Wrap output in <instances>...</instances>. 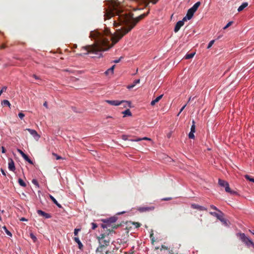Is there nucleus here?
<instances>
[{
	"label": "nucleus",
	"instance_id": "nucleus-1",
	"mask_svg": "<svg viewBox=\"0 0 254 254\" xmlns=\"http://www.w3.org/2000/svg\"><path fill=\"white\" fill-rule=\"evenodd\" d=\"M108 8H105L104 19L117 16L113 21L114 26L121 28L117 29L115 35H109V32L92 31L90 37L94 40L95 46H86L82 48H112L125 34L129 32L136 24L147 15L149 12L133 18V14L127 11L123 5L118 0H105Z\"/></svg>",
	"mask_w": 254,
	"mask_h": 254
},
{
	"label": "nucleus",
	"instance_id": "nucleus-2",
	"mask_svg": "<svg viewBox=\"0 0 254 254\" xmlns=\"http://www.w3.org/2000/svg\"><path fill=\"white\" fill-rule=\"evenodd\" d=\"M113 233V231H111L109 229L108 232L101 234L99 236L97 237V240L99 243V246L97 248L99 250H105V248L108 246L111 242V238L110 235Z\"/></svg>",
	"mask_w": 254,
	"mask_h": 254
},
{
	"label": "nucleus",
	"instance_id": "nucleus-3",
	"mask_svg": "<svg viewBox=\"0 0 254 254\" xmlns=\"http://www.w3.org/2000/svg\"><path fill=\"white\" fill-rule=\"evenodd\" d=\"M109 49H82L83 52L79 54L80 56L88 55L92 58H99L102 56V52Z\"/></svg>",
	"mask_w": 254,
	"mask_h": 254
},
{
	"label": "nucleus",
	"instance_id": "nucleus-4",
	"mask_svg": "<svg viewBox=\"0 0 254 254\" xmlns=\"http://www.w3.org/2000/svg\"><path fill=\"white\" fill-rule=\"evenodd\" d=\"M117 220V219L116 217H112L109 219H105L103 220L105 224H102V227L104 229L106 228L107 231H109V229H110L111 231H113V232H114L113 229H116L118 227V225L115 224Z\"/></svg>",
	"mask_w": 254,
	"mask_h": 254
},
{
	"label": "nucleus",
	"instance_id": "nucleus-5",
	"mask_svg": "<svg viewBox=\"0 0 254 254\" xmlns=\"http://www.w3.org/2000/svg\"><path fill=\"white\" fill-rule=\"evenodd\" d=\"M237 236L239 237L240 239L247 246L248 248L252 247L254 249V242L247 237L244 233H238Z\"/></svg>",
	"mask_w": 254,
	"mask_h": 254
},
{
	"label": "nucleus",
	"instance_id": "nucleus-6",
	"mask_svg": "<svg viewBox=\"0 0 254 254\" xmlns=\"http://www.w3.org/2000/svg\"><path fill=\"white\" fill-rule=\"evenodd\" d=\"M237 236L239 237L240 239L247 246L248 248L252 247L254 249V242L247 237L244 233H238Z\"/></svg>",
	"mask_w": 254,
	"mask_h": 254
},
{
	"label": "nucleus",
	"instance_id": "nucleus-7",
	"mask_svg": "<svg viewBox=\"0 0 254 254\" xmlns=\"http://www.w3.org/2000/svg\"><path fill=\"white\" fill-rule=\"evenodd\" d=\"M237 236L239 237L240 239L247 246L248 248L252 247L254 249V242L247 237L244 233H238Z\"/></svg>",
	"mask_w": 254,
	"mask_h": 254
},
{
	"label": "nucleus",
	"instance_id": "nucleus-8",
	"mask_svg": "<svg viewBox=\"0 0 254 254\" xmlns=\"http://www.w3.org/2000/svg\"><path fill=\"white\" fill-rule=\"evenodd\" d=\"M237 236L239 237L240 239L247 246L248 248L252 247L254 249V242L247 237L244 233H238Z\"/></svg>",
	"mask_w": 254,
	"mask_h": 254
},
{
	"label": "nucleus",
	"instance_id": "nucleus-9",
	"mask_svg": "<svg viewBox=\"0 0 254 254\" xmlns=\"http://www.w3.org/2000/svg\"><path fill=\"white\" fill-rule=\"evenodd\" d=\"M105 102L112 106H119L124 104V107H127V106L130 107V102L127 101L122 100H105Z\"/></svg>",
	"mask_w": 254,
	"mask_h": 254
},
{
	"label": "nucleus",
	"instance_id": "nucleus-10",
	"mask_svg": "<svg viewBox=\"0 0 254 254\" xmlns=\"http://www.w3.org/2000/svg\"><path fill=\"white\" fill-rule=\"evenodd\" d=\"M218 184L223 187L225 188V191L230 193L231 194H237V192L235 191L232 190L229 187V184L227 182L219 179L218 180Z\"/></svg>",
	"mask_w": 254,
	"mask_h": 254
},
{
	"label": "nucleus",
	"instance_id": "nucleus-11",
	"mask_svg": "<svg viewBox=\"0 0 254 254\" xmlns=\"http://www.w3.org/2000/svg\"><path fill=\"white\" fill-rule=\"evenodd\" d=\"M211 215L214 216L217 218L219 220H220L225 225L228 226L227 220L222 217V216H221L219 214L214 212H210L209 213Z\"/></svg>",
	"mask_w": 254,
	"mask_h": 254
},
{
	"label": "nucleus",
	"instance_id": "nucleus-12",
	"mask_svg": "<svg viewBox=\"0 0 254 254\" xmlns=\"http://www.w3.org/2000/svg\"><path fill=\"white\" fill-rule=\"evenodd\" d=\"M155 209L154 206H141L137 208V210L140 212H144L146 211H152Z\"/></svg>",
	"mask_w": 254,
	"mask_h": 254
},
{
	"label": "nucleus",
	"instance_id": "nucleus-13",
	"mask_svg": "<svg viewBox=\"0 0 254 254\" xmlns=\"http://www.w3.org/2000/svg\"><path fill=\"white\" fill-rule=\"evenodd\" d=\"M194 12L190 8L187 12V15L183 18V20H190L193 16Z\"/></svg>",
	"mask_w": 254,
	"mask_h": 254
},
{
	"label": "nucleus",
	"instance_id": "nucleus-14",
	"mask_svg": "<svg viewBox=\"0 0 254 254\" xmlns=\"http://www.w3.org/2000/svg\"><path fill=\"white\" fill-rule=\"evenodd\" d=\"M185 21L186 20H183V19L182 20L179 21L176 23V24L175 25V28H174V32H175L176 33L178 31H179V30H180L181 27L184 25V21Z\"/></svg>",
	"mask_w": 254,
	"mask_h": 254
},
{
	"label": "nucleus",
	"instance_id": "nucleus-15",
	"mask_svg": "<svg viewBox=\"0 0 254 254\" xmlns=\"http://www.w3.org/2000/svg\"><path fill=\"white\" fill-rule=\"evenodd\" d=\"M8 169L12 171L15 170L14 161L11 158L8 159Z\"/></svg>",
	"mask_w": 254,
	"mask_h": 254
},
{
	"label": "nucleus",
	"instance_id": "nucleus-16",
	"mask_svg": "<svg viewBox=\"0 0 254 254\" xmlns=\"http://www.w3.org/2000/svg\"><path fill=\"white\" fill-rule=\"evenodd\" d=\"M191 207L193 209H196L201 211L207 210V209L205 207L195 203L191 204Z\"/></svg>",
	"mask_w": 254,
	"mask_h": 254
},
{
	"label": "nucleus",
	"instance_id": "nucleus-17",
	"mask_svg": "<svg viewBox=\"0 0 254 254\" xmlns=\"http://www.w3.org/2000/svg\"><path fill=\"white\" fill-rule=\"evenodd\" d=\"M26 130H28L29 133L35 138L38 139L40 137V136L38 134L37 131L35 130L30 128H27Z\"/></svg>",
	"mask_w": 254,
	"mask_h": 254
},
{
	"label": "nucleus",
	"instance_id": "nucleus-18",
	"mask_svg": "<svg viewBox=\"0 0 254 254\" xmlns=\"http://www.w3.org/2000/svg\"><path fill=\"white\" fill-rule=\"evenodd\" d=\"M37 213L39 215L43 216L45 217L46 218H50L51 217L50 214L47 213L41 210H38Z\"/></svg>",
	"mask_w": 254,
	"mask_h": 254
},
{
	"label": "nucleus",
	"instance_id": "nucleus-19",
	"mask_svg": "<svg viewBox=\"0 0 254 254\" xmlns=\"http://www.w3.org/2000/svg\"><path fill=\"white\" fill-rule=\"evenodd\" d=\"M163 96V95L162 94V95L159 96L158 97H157V98H156L155 99L152 100L151 102V105L152 106H154V105H155L156 103L158 102L162 99Z\"/></svg>",
	"mask_w": 254,
	"mask_h": 254
},
{
	"label": "nucleus",
	"instance_id": "nucleus-20",
	"mask_svg": "<svg viewBox=\"0 0 254 254\" xmlns=\"http://www.w3.org/2000/svg\"><path fill=\"white\" fill-rule=\"evenodd\" d=\"M49 197L50 198V199L52 200V201L53 202V203L54 204H55L59 208H61L62 207V205L58 203V202L57 201V200L54 198V196H53L51 194H49Z\"/></svg>",
	"mask_w": 254,
	"mask_h": 254
},
{
	"label": "nucleus",
	"instance_id": "nucleus-21",
	"mask_svg": "<svg viewBox=\"0 0 254 254\" xmlns=\"http://www.w3.org/2000/svg\"><path fill=\"white\" fill-rule=\"evenodd\" d=\"M140 82V79H136V80H135L133 83L131 84H130V85H128L127 86V88L128 89H132L133 88L136 84L137 83H139Z\"/></svg>",
	"mask_w": 254,
	"mask_h": 254
},
{
	"label": "nucleus",
	"instance_id": "nucleus-22",
	"mask_svg": "<svg viewBox=\"0 0 254 254\" xmlns=\"http://www.w3.org/2000/svg\"><path fill=\"white\" fill-rule=\"evenodd\" d=\"M74 241L78 244V248L80 250H82L83 246L78 237L74 238Z\"/></svg>",
	"mask_w": 254,
	"mask_h": 254
},
{
	"label": "nucleus",
	"instance_id": "nucleus-23",
	"mask_svg": "<svg viewBox=\"0 0 254 254\" xmlns=\"http://www.w3.org/2000/svg\"><path fill=\"white\" fill-rule=\"evenodd\" d=\"M200 4L201 2L200 1H197L190 8L195 12Z\"/></svg>",
	"mask_w": 254,
	"mask_h": 254
},
{
	"label": "nucleus",
	"instance_id": "nucleus-24",
	"mask_svg": "<svg viewBox=\"0 0 254 254\" xmlns=\"http://www.w3.org/2000/svg\"><path fill=\"white\" fill-rule=\"evenodd\" d=\"M248 5V3L247 2H243L238 8V11L240 12L242 11L245 8L247 7Z\"/></svg>",
	"mask_w": 254,
	"mask_h": 254
},
{
	"label": "nucleus",
	"instance_id": "nucleus-25",
	"mask_svg": "<svg viewBox=\"0 0 254 254\" xmlns=\"http://www.w3.org/2000/svg\"><path fill=\"white\" fill-rule=\"evenodd\" d=\"M195 54V52H191L189 54H187L184 58L185 59L189 60V59L192 58Z\"/></svg>",
	"mask_w": 254,
	"mask_h": 254
},
{
	"label": "nucleus",
	"instance_id": "nucleus-26",
	"mask_svg": "<svg viewBox=\"0 0 254 254\" xmlns=\"http://www.w3.org/2000/svg\"><path fill=\"white\" fill-rule=\"evenodd\" d=\"M151 140V139L149 138H148V137H143V138H139V137H137V138H136L135 139H131L130 141H141V140Z\"/></svg>",
	"mask_w": 254,
	"mask_h": 254
},
{
	"label": "nucleus",
	"instance_id": "nucleus-27",
	"mask_svg": "<svg viewBox=\"0 0 254 254\" xmlns=\"http://www.w3.org/2000/svg\"><path fill=\"white\" fill-rule=\"evenodd\" d=\"M115 65H113L111 68H110L109 69H108V70H107L105 72V74L107 75L110 72H111L112 74L114 72V69L115 68Z\"/></svg>",
	"mask_w": 254,
	"mask_h": 254
},
{
	"label": "nucleus",
	"instance_id": "nucleus-28",
	"mask_svg": "<svg viewBox=\"0 0 254 254\" xmlns=\"http://www.w3.org/2000/svg\"><path fill=\"white\" fill-rule=\"evenodd\" d=\"M122 114L124 115V117L128 116H131V113L129 109H127L122 112Z\"/></svg>",
	"mask_w": 254,
	"mask_h": 254
},
{
	"label": "nucleus",
	"instance_id": "nucleus-29",
	"mask_svg": "<svg viewBox=\"0 0 254 254\" xmlns=\"http://www.w3.org/2000/svg\"><path fill=\"white\" fill-rule=\"evenodd\" d=\"M22 157L24 159V160H25L30 164H33V161L28 157V156L26 154H25L24 156Z\"/></svg>",
	"mask_w": 254,
	"mask_h": 254
},
{
	"label": "nucleus",
	"instance_id": "nucleus-30",
	"mask_svg": "<svg viewBox=\"0 0 254 254\" xmlns=\"http://www.w3.org/2000/svg\"><path fill=\"white\" fill-rule=\"evenodd\" d=\"M18 183L22 187H25L26 186V183L21 179H18Z\"/></svg>",
	"mask_w": 254,
	"mask_h": 254
},
{
	"label": "nucleus",
	"instance_id": "nucleus-31",
	"mask_svg": "<svg viewBox=\"0 0 254 254\" xmlns=\"http://www.w3.org/2000/svg\"><path fill=\"white\" fill-rule=\"evenodd\" d=\"M1 104L4 106H7L8 107L10 106V103L8 100H4L2 102Z\"/></svg>",
	"mask_w": 254,
	"mask_h": 254
},
{
	"label": "nucleus",
	"instance_id": "nucleus-32",
	"mask_svg": "<svg viewBox=\"0 0 254 254\" xmlns=\"http://www.w3.org/2000/svg\"><path fill=\"white\" fill-rule=\"evenodd\" d=\"M245 178L247 180H249L251 182H254V178H252V177H251L250 176L248 175H246L245 176Z\"/></svg>",
	"mask_w": 254,
	"mask_h": 254
},
{
	"label": "nucleus",
	"instance_id": "nucleus-33",
	"mask_svg": "<svg viewBox=\"0 0 254 254\" xmlns=\"http://www.w3.org/2000/svg\"><path fill=\"white\" fill-rule=\"evenodd\" d=\"M195 131V122L194 121H192V125L190 128V132H194Z\"/></svg>",
	"mask_w": 254,
	"mask_h": 254
},
{
	"label": "nucleus",
	"instance_id": "nucleus-34",
	"mask_svg": "<svg viewBox=\"0 0 254 254\" xmlns=\"http://www.w3.org/2000/svg\"><path fill=\"white\" fill-rule=\"evenodd\" d=\"M52 155L56 157V160L63 159V158L61 156L58 155L55 153H52Z\"/></svg>",
	"mask_w": 254,
	"mask_h": 254
},
{
	"label": "nucleus",
	"instance_id": "nucleus-35",
	"mask_svg": "<svg viewBox=\"0 0 254 254\" xmlns=\"http://www.w3.org/2000/svg\"><path fill=\"white\" fill-rule=\"evenodd\" d=\"M3 229L4 230L6 234L8 235V236H9L10 237L12 236V234L6 229V227L5 226H3Z\"/></svg>",
	"mask_w": 254,
	"mask_h": 254
},
{
	"label": "nucleus",
	"instance_id": "nucleus-36",
	"mask_svg": "<svg viewBox=\"0 0 254 254\" xmlns=\"http://www.w3.org/2000/svg\"><path fill=\"white\" fill-rule=\"evenodd\" d=\"M32 183L37 187L39 188V185L38 181L36 179H33L32 180Z\"/></svg>",
	"mask_w": 254,
	"mask_h": 254
},
{
	"label": "nucleus",
	"instance_id": "nucleus-37",
	"mask_svg": "<svg viewBox=\"0 0 254 254\" xmlns=\"http://www.w3.org/2000/svg\"><path fill=\"white\" fill-rule=\"evenodd\" d=\"M132 224L136 228H139L141 226V224L139 222H132Z\"/></svg>",
	"mask_w": 254,
	"mask_h": 254
},
{
	"label": "nucleus",
	"instance_id": "nucleus-38",
	"mask_svg": "<svg viewBox=\"0 0 254 254\" xmlns=\"http://www.w3.org/2000/svg\"><path fill=\"white\" fill-rule=\"evenodd\" d=\"M30 236L31 238L32 239V240L33 241V242H35L36 241L37 238L33 234L31 233L30 234Z\"/></svg>",
	"mask_w": 254,
	"mask_h": 254
},
{
	"label": "nucleus",
	"instance_id": "nucleus-39",
	"mask_svg": "<svg viewBox=\"0 0 254 254\" xmlns=\"http://www.w3.org/2000/svg\"><path fill=\"white\" fill-rule=\"evenodd\" d=\"M194 132H190L189 134V137L191 139H193L194 138Z\"/></svg>",
	"mask_w": 254,
	"mask_h": 254
},
{
	"label": "nucleus",
	"instance_id": "nucleus-40",
	"mask_svg": "<svg viewBox=\"0 0 254 254\" xmlns=\"http://www.w3.org/2000/svg\"><path fill=\"white\" fill-rule=\"evenodd\" d=\"M7 87L6 86H3L2 89L0 90V96L1 95V94L5 92L6 90Z\"/></svg>",
	"mask_w": 254,
	"mask_h": 254
},
{
	"label": "nucleus",
	"instance_id": "nucleus-41",
	"mask_svg": "<svg viewBox=\"0 0 254 254\" xmlns=\"http://www.w3.org/2000/svg\"><path fill=\"white\" fill-rule=\"evenodd\" d=\"M214 40H211L208 44V46H207V48H211L212 47V46L213 45L214 42Z\"/></svg>",
	"mask_w": 254,
	"mask_h": 254
},
{
	"label": "nucleus",
	"instance_id": "nucleus-42",
	"mask_svg": "<svg viewBox=\"0 0 254 254\" xmlns=\"http://www.w3.org/2000/svg\"><path fill=\"white\" fill-rule=\"evenodd\" d=\"M122 59H123V57L122 56L119 59H118V60H114L113 61V63H116V64L118 63H119L121 61V60Z\"/></svg>",
	"mask_w": 254,
	"mask_h": 254
},
{
	"label": "nucleus",
	"instance_id": "nucleus-43",
	"mask_svg": "<svg viewBox=\"0 0 254 254\" xmlns=\"http://www.w3.org/2000/svg\"><path fill=\"white\" fill-rule=\"evenodd\" d=\"M25 115L22 113V112H20L18 114V117L20 118V119H23V118L24 117Z\"/></svg>",
	"mask_w": 254,
	"mask_h": 254
},
{
	"label": "nucleus",
	"instance_id": "nucleus-44",
	"mask_svg": "<svg viewBox=\"0 0 254 254\" xmlns=\"http://www.w3.org/2000/svg\"><path fill=\"white\" fill-rule=\"evenodd\" d=\"M210 208H211V209H213V210H217V211H219V212H221V211H220L219 210H218V209H217V208L215 206H214V205H210Z\"/></svg>",
	"mask_w": 254,
	"mask_h": 254
},
{
	"label": "nucleus",
	"instance_id": "nucleus-45",
	"mask_svg": "<svg viewBox=\"0 0 254 254\" xmlns=\"http://www.w3.org/2000/svg\"><path fill=\"white\" fill-rule=\"evenodd\" d=\"M91 225H92V229L93 230H94L97 227V224L95 223H91Z\"/></svg>",
	"mask_w": 254,
	"mask_h": 254
},
{
	"label": "nucleus",
	"instance_id": "nucleus-46",
	"mask_svg": "<svg viewBox=\"0 0 254 254\" xmlns=\"http://www.w3.org/2000/svg\"><path fill=\"white\" fill-rule=\"evenodd\" d=\"M233 23V22L232 21H230L229 22H228L227 23V24L224 27V29H225L226 28H227L228 27H229L230 26H231L232 25V24Z\"/></svg>",
	"mask_w": 254,
	"mask_h": 254
},
{
	"label": "nucleus",
	"instance_id": "nucleus-47",
	"mask_svg": "<svg viewBox=\"0 0 254 254\" xmlns=\"http://www.w3.org/2000/svg\"><path fill=\"white\" fill-rule=\"evenodd\" d=\"M80 231V229H75L74 231V234L75 236H77L78 235V232Z\"/></svg>",
	"mask_w": 254,
	"mask_h": 254
},
{
	"label": "nucleus",
	"instance_id": "nucleus-48",
	"mask_svg": "<svg viewBox=\"0 0 254 254\" xmlns=\"http://www.w3.org/2000/svg\"><path fill=\"white\" fill-rule=\"evenodd\" d=\"M17 151L21 154V155L22 157H23L24 156V155L25 154L21 150H20L19 149H17Z\"/></svg>",
	"mask_w": 254,
	"mask_h": 254
},
{
	"label": "nucleus",
	"instance_id": "nucleus-49",
	"mask_svg": "<svg viewBox=\"0 0 254 254\" xmlns=\"http://www.w3.org/2000/svg\"><path fill=\"white\" fill-rule=\"evenodd\" d=\"M187 106V104L185 105L180 110L178 116H179L180 115V114L184 110V109L185 108V107H186Z\"/></svg>",
	"mask_w": 254,
	"mask_h": 254
},
{
	"label": "nucleus",
	"instance_id": "nucleus-50",
	"mask_svg": "<svg viewBox=\"0 0 254 254\" xmlns=\"http://www.w3.org/2000/svg\"><path fill=\"white\" fill-rule=\"evenodd\" d=\"M0 171H1V173L2 174V175L6 177V174L5 171L4 170H3L2 169H0Z\"/></svg>",
	"mask_w": 254,
	"mask_h": 254
},
{
	"label": "nucleus",
	"instance_id": "nucleus-51",
	"mask_svg": "<svg viewBox=\"0 0 254 254\" xmlns=\"http://www.w3.org/2000/svg\"><path fill=\"white\" fill-rule=\"evenodd\" d=\"M168 250V247H166V246L165 245H162L161 246V250Z\"/></svg>",
	"mask_w": 254,
	"mask_h": 254
},
{
	"label": "nucleus",
	"instance_id": "nucleus-52",
	"mask_svg": "<svg viewBox=\"0 0 254 254\" xmlns=\"http://www.w3.org/2000/svg\"><path fill=\"white\" fill-rule=\"evenodd\" d=\"M122 138L123 140H127V136L126 135H122Z\"/></svg>",
	"mask_w": 254,
	"mask_h": 254
},
{
	"label": "nucleus",
	"instance_id": "nucleus-53",
	"mask_svg": "<svg viewBox=\"0 0 254 254\" xmlns=\"http://www.w3.org/2000/svg\"><path fill=\"white\" fill-rule=\"evenodd\" d=\"M171 199H172L171 197H166V198H163L162 200L167 201V200H171Z\"/></svg>",
	"mask_w": 254,
	"mask_h": 254
},
{
	"label": "nucleus",
	"instance_id": "nucleus-54",
	"mask_svg": "<svg viewBox=\"0 0 254 254\" xmlns=\"http://www.w3.org/2000/svg\"><path fill=\"white\" fill-rule=\"evenodd\" d=\"M150 237L151 239V240H152V242H153L154 241V237H153V233L150 234Z\"/></svg>",
	"mask_w": 254,
	"mask_h": 254
},
{
	"label": "nucleus",
	"instance_id": "nucleus-55",
	"mask_svg": "<svg viewBox=\"0 0 254 254\" xmlns=\"http://www.w3.org/2000/svg\"><path fill=\"white\" fill-rule=\"evenodd\" d=\"M43 106L44 107H45L46 108H48V103H47V101H45L44 104H43Z\"/></svg>",
	"mask_w": 254,
	"mask_h": 254
},
{
	"label": "nucleus",
	"instance_id": "nucleus-56",
	"mask_svg": "<svg viewBox=\"0 0 254 254\" xmlns=\"http://www.w3.org/2000/svg\"><path fill=\"white\" fill-rule=\"evenodd\" d=\"M5 151H6V150H5V149L4 148V147L2 146L1 147V152H2V153H4L5 152Z\"/></svg>",
	"mask_w": 254,
	"mask_h": 254
},
{
	"label": "nucleus",
	"instance_id": "nucleus-57",
	"mask_svg": "<svg viewBox=\"0 0 254 254\" xmlns=\"http://www.w3.org/2000/svg\"><path fill=\"white\" fill-rule=\"evenodd\" d=\"M32 76H33L34 78H35L36 79H40V78H39V77L38 76H37L36 75H35V74H33V75H32Z\"/></svg>",
	"mask_w": 254,
	"mask_h": 254
},
{
	"label": "nucleus",
	"instance_id": "nucleus-58",
	"mask_svg": "<svg viewBox=\"0 0 254 254\" xmlns=\"http://www.w3.org/2000/svg\"><path fill=\"white\" fill-rule=\"evenodd\" d=\"M59 49H56V52H55V51H54V52H53V53H55L57 52H58V51ZM50 52H53V51H50Z\"/></svg>",
	"mask_w": 254,
	"mask_h": 254
},
{
	"label": "nucleus",
	"instance_id": "nucleus-59",
	"mask_svg": "<svg viewBox=\"0 0 254 254\" xmlns=\"http://www.w3.org/2000/svg\"><path fill=\"white\" fill-rule=\"evenodd\" d=\"M21 220L23 221H26L27 220L25 218H22L21 219Z\"/></svg>",
	"mask_w": 254,
	"mask_h": 254
},
{
	"label": "nucleus",
	"instance_id": "nucleus-60",
	"mask_svg": "<svg viewBox=\"0 0 254 254\" xmlns=\"http://www.w3.org/2000/svg\"><path fill=\"white\" fill-rule=\"evenodd\" d=\"M171 135V133H169L168 134V135H167V136H168V137H169H169H170Z\"/></svg>",
	"mask_w": 254,
	"mask_h": 254
},
{
	"label": "nucleus",
	"instance_id": "nucleus-61",
	"mask_svg": "<svg viewBox=\"0 0 254 254\" xmlns=\"http://www.w3.org/2000/svg\"><path fill=\"white\" fill-rule=\"evenodd\" d=\"M190 100H191V97H190L188 102H190Z\"/></svg>",
	"mask_w": 254,
	"mask_h": 254
},
{
	"label": "nucleus",
	"instance_id": "nucleus-62",
	"mask_svg": "<svg viewBox=\"0 0 254 254\" xmlns=\"http://www.w3.org/2000/svg\"><path fill=\"white\" fill-rule=\"evenodd\" d=\"M0 48H5V46H1V47H0Z\"/></svg>",
	"mask_w": 254,
	"mask_h": 254
},
{
	"label": "nucleus",
	"instance_id": "nucleus-63",
	"mask_svg": "<svg viewBox=\"0 0 254 254\" xmlns=\"http://www.w3.org/2000/svg\"><path fill=\"white\" fill-rule=\"evenodd\" d=\"M64 71H68L69 70L68 69H64Z\"/></svg>",
	"mask_w": 254,
	"mask_h": 254
}]
</instances>
